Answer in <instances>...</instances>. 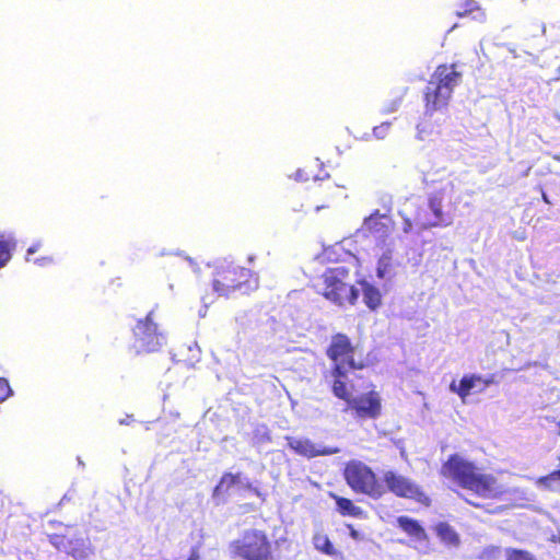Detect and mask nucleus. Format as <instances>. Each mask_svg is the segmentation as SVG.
<instances>
[{
    "instance_id": "7ed1b4c3",
    "label": "nucleus",
    "mask_w": 560,
    "mask_h": 560,
    "mask_svg": "<svg viewBox=\"0 0 560 560\" xmlns=\"http://www.w3.org/2000/svg\"><path fill=\"white\" fill-rule=\"evenodd\" d=\"M352 267L351 260L326 268L319 277L320 288L317 293L339 307L355 305L359 289L352 282Z\"/></svg>"
},
{
    "instance_id": "9d476101",
    "label": "nucleus",
    "mask_w": 560,
    "mask_h": 560,
    "mask_svg": "<svg viewBox=\"0 0 560 560\" xmlns=\"http://www.w3.org/2000/svg\"><path fill=\"white\" fill-rule=\"evenodd\" d=\"M383 481L385 482L386 491L388 490L397 498L412 500L425 508L432 504L431 498L422 487L404 475L394 470H387L383 475Z\"/></svg>"
},
{
    "instance_id": "a878e982",
    "label": "nucleus",
    "mask_w": 560,
    "mask_h": 560,
    "mask_svg": "<svg viewBox=\"0 0 560 560\" xmlns=\"http://www.w3.org/2000/svg\"><path fill=\"white\" fill-rule=\"evenodd\" d=\"M479 9L478 3L475 0H464L458 4V10L456 11V15L458 18H463L467 14H470Z\"/></svg>"
},
{
    "instance_id": "20e7f679",
    "label": "nucleus",
    "mask_w": 560,
    "mask_h": 560,
    "mask_svg": "<svg viewBox=\"0 0 560 560\" xmlns=\"http://www.w3.org/2000/svg\"><path fill=\"white\" fill-rule=\"evenodd\" d=\"M460 79L462 73L456 70V63L439 65L423 93L425 114L433 115L446 108Z\"/></svg>"
},
{
    "instance_id": "0eeeda50",
    "label": "nucleus",
    "mask_w": 560,
    "mask_h": 560,
    "mask_svg": "<svg viewBox=\"0 0 560 560\" xmlns=\"http://www.w3.org/2000/svg\"><path fill=\"white\" fill-rule=\"evenodd\" d=\"M342 476L354 493L364 494L374 500L381 499L386 493L376 474L361 460H349L345 465Z\"/></svg>"
},
{
    "instance_id": "412c9836",
    "label": "nucleus",
    "mask_w": 560,
    "mask_h": 560,
    "mask_svg": "<svg viewBox=\"0 0 560 560\" xmlns=\"http://www.w3.org/2000/svg\"><path fill=\"white\" fill-rule=\"evenodd\" d=\"M436 535L446 544L457 546L459 544L458 534L446 522H440L434 527Z\"/></svg>"
},
{
    "instance_id": "4be33fe9",
    "label": "nucleus",
    "mask_w": 560,
    "mask_h": 560,
    "mask_svg": "<svg viewBox=\"0 0 560 560\" xmlns=\"http://www.w3.org/2000/svg\"><path fill=\"white\" fill-rule=\"evenodd\" d=\"M313 545L316 550L320 551L322 553H325L327 556H336L337 550L332 546L329 537L326 534L323 533H316L313 536Z\"/></svg>"
},
{
    "instance_id": "4468645a",
    "label": "nucleus",
    "mask_w": 560,
    "mask_h": 560,
    "mask_svg": "<svg viewBox=\"0 0 560 560\" xmlns=\"http://www.w3.org/2000/svg\"><path fill=\"white\" fill-rule=\"evenodd\" d=\"M394 228L393 220L384 213H381L380 210H374L368 218L363 221V229L372 235L378 237H386L390 234Z\"/></svg>"
},
{
    "instance_id": "c9c22d12",
    "label": "nucleus",
    "mask_w": 560,
    "mask_h": 560,
    "mask_svg": "<svg viewBox=\"0 0 560 560\" xmlns=\"http://www.w3.org/2000/svg\"><path fill=\"white\" fill-rule=\"evenodd\" d=\"M541 198H542V200H544L547 205H550V203H551V202H550V200H549V198H548V196L546 195V192H542Z\"/></svg>"
},
{
    "instance_id": "c756f323",
    "label": "nucleus",
    "mask_w": 560,
    "mask_h": 560,
    "mask_svg": "<svg viewBox=\"0 0 560 560\" xmlns=\"http://www.w3.org/2000/svg\"><path fill=\"white\" fill-rule=\"evenodd\" d=\"M415 225H416V222H415ZM412 229H413V222L410 219L406 218L404 220V224H402L404 232L409 233L412 231Z\"/></svg>"
},
{
    "instance_id": "473e14b6",
    "label": "nucleus",
    "mask_w": 560,
    "mask_h": 560,
    "mask_svg": "<svg viewBox=\"0 0 560 560\" xmlns=\"http://www.w3.org/2000/svg\"><path fill=\"white\" fill-rule=\"evenodd\" d=\"M466 503H468L469 505L474 506V508H477V509H482L483 505L479 502H475V501H471V500H468V499H465Z\"/></svg>"
},
{
    "instance_id": "f8f14e48",
    "label": "nucleus",
    "mask_w": 560,
    "mask_h": 560,
    "mask_svg": "<svg viewBox=\"0 0 560 560\" xmlns=\"http://www.w3.org/2000/svg\"><path fill=\"white\" fill-rule=\"evenodd\" d=\"M428 206L433 217L432 219H427L418 212L415 221L419 231H425L432 228H445L452 224L453 215L443 211V194L441 191H436L429 196Z\"/></svg>"
},
{
    "instance_id": "2eb2a0df",
    "label": "nucleus",
    "mask_w": 560,
    "mask_h": 560,
    "mask_svg": "<svg viewBox=\"0 0 560 560\" xmlns=\"http://www.w3.org/2000/svg\"><path fill=\"white\" fill-rule=\"evenodd\" d=\"M359 284L362 290L363 302L366 307L372 312L378 310L383 304L381 290L365 279L360 280Z\"/></svg>"
},
{
    "instance_id": "423d86ee",
    "label": "nucleus",
    "mask_w": 560,
    "mask_h": 560,
    "mask_svg": "<svg viewBox=\"0 0 560 560\" xmlns=\"http://www.w3.org/2000/svg\"><path fill=\"white\" fill-rule=\"evenodd\" d=\"M229 548L231 555L241 560H277L275 541L265 529H245Z\"/></svg>"
},
{
    "instance_id": "f257e3e1",
    "label": "nucleus",
    "mask_w": 560,
    "mask_h": 560,
    "mask_svg": "<svg viewBox=\"0 0 560 560\" xmlns=\"http://www.w3.org/2000/svg\"><path fill=\"white\" fill-rule=\"evenodd\" d=\"M440 475L481 499L499 500L508 492L495 476L458 454H451L442 463Z\"/></svg>"
},
{
    "instance_id": "4c0bfd02",
    "label": "nucleus",
    "mask_w": 560,
    "mask_h": 560,
    "mask_svg": "<svg viewBox=\"0 0 560 560\" xmlns=\"http://www.w3.org/2000/svg\"><path fill=\"white\" fill-rule=\"evenodd\" d=\"M558 425H559V431H558V434L560 435V420H559V423H558Z\"/></svg>"
},
{
    "instance_id": "f704fd0d",
    "label": "nucleus",
    "mask_w": 560,
    "mask_h": 560,
    "mask_svg": "<svg viewBox=\"0 0 560 560\" xmlns=\"http://www.w3.org/2000/svg\"><path fill=\"white\" fill-rule=\"evenodd\" d=\"M36 250H37V246H31V247L27 249V256H26V259H27V260H30V255L34 254Z\"/></svg>"
},
{
    "instance_id": "bb28decb",
    "label": "nucleus",
    "mask_w": 560,
    "mask_h": 560,
    "mask_svg": "<svg viewBox=\"0 0 560 560\" xmlns=\"http://www.w3.org/2000/svg\"><path fill=\"white\" fill-rule=\"evenodd\" d=\"M392 124L388 121L382 122L380 126L373 128V135L377 139H384L390 129Z\"/></svg>"
},
{
    "instance_id": "58836bf2",
    "label": "nucleus",
    "mask_w": 560,
    "mask_h": 560,
    "mask_svg": "<svg viewBox=\"0 0 560 560\" xmlns=\"http://www.w3.org/2000/svg\"><path fill=\"white\" fill-rule=\"evenodd\" d=\"M558 74H559V78H560V68L558 69Z\"/></svg>"
},
{
    "instance_id": "aec40b11",
    "label": "nucleus",
    "mask_w": 560,
    "mask_h": 560,
    "mask_svg": "<svg viewBox=\"0 0 560 560\" xmlns=\"http://www.w3.org/2000/svg\"><path fill=\"white\" fill-rule=\"evenodd\" d=\"M238 482L240 474L224 472L213 489V499L223 498L229 493L230 489Z\"/></svg>"
},
{
    "instance_id": "dca6fc26",
    "label": "nucleus",
    "mask_w": 560,
    "mask_h": 560,
    "mask_svg": "<svg viewBox=\"0 0 560 560\" xmlns=\"http://www.w3.org/2000/svg\"><path fill=\"white\" fill-rule=\"evenodd\" d=\"M397 524L404 533L416 540L427 541L429 539L425 529L417 520L402 515L397 517Z\"/></svg>"
},
{
    "instance_id": "1a4fd4ad",
    "label": "nucleus",
    "mask_w": 560,
    "mask_h": 560,
    "mask_svg": "<svg viewBox=\"0 0 560 560\" xmlns=\"http://www.w3.org/2000/svg\"><path fill=\"white\" fill-rule=\"evenodd\" d=\"M346 395L332 394L336 398L347 402L354 417L360 420H375L382 415V398L378 392L371 389L359 396H352V385L345 382Z\"/></svg>"
},
{
    "instance_id": "6ab92c4d",
    "label": "nucleus",
    "mask_w": 560,
    "mask_h": 560,
    "mask_svg": "<svg viewBox=\"0 0 560 560\" xmlns=\"http://www.w3.org/2000/svg\"><path fill=\"white\" fill-rule=\"evenodd\" d=\"M395 275V259L392 249L387 248L377 259L376 277L378 279L390 278Z\"/></svg>"
},
{
    "instance_id": "f03ea898",
    "label": "nucleus",
    "mask_w": 560,
    "mask_h": 560,
    "mask_svg": "<svg viewBox=\"0 0 560 560\" xmlns=\"http://www.w3.org/2000/svg\"><path fill=\"white\" fill-rule=\"evenodd\" d=\"M355 353L357 348L346 334L332 335L326 349V355L332 362L330 369L332 394L346 395L345 382L349 381L347 370H363L366 366L365 360L355 359Z\"/></svg>"
},
{
    "instance_id": "6e6552de",
    "label": "nucleus",
    "mask_w": 560,
    "mask_h": 560,
    "mask_svg": "<svg viewBox=\"0 0 560 560\" xmlns=\"http://www.w3.org/2000/svg\"><path fill=\"white\" fill-rule=\"evenodd\" d=\"M136 354L159 351L165 343L166 337L154 319V312L150 311L144 318L139 319L132 329Z\"/></svg>"
},
{
    "instance_id": "ddd939ff",
    "label": "nucleus",
    "mask_w": 560,
    "mask_h": 560,
    "mask_svg": "<svg viewBox=\"0 0 560 560\" xmlns=\"http://www.w3.org/2000/svg\"><path fill=\"white\" fill-rule=\"evenodd\" d=\"M288 447L296 455L305 458L337 454L339 448L315 444L307 438L287 436Z\"/></svg>"
},
{
    "instance_id": "9b49d317",
    "label": "nucleus",
    "mask_w": 560,
    "mask_h": 560,
    "mask_svg": "<svg viewBox=\"0 0 560 560\" xmlns=\"http://www.w3.org/2000/svg\"><path fill=\"white\" fill-rule=\"evenodd\" d=\"M49 542L59 551H63L75 560H85L92 555L93 549L89 536L71 526L65 534H51Z\"/></svg>"
},
{
    "instance_id": "c85d7f7f",
    "label": "nucleus",
    "mask_w": 560,
    "mask_h": 560,
    "mask_svg": "<svg viewBox=\"0 0 560 560\" xmlns=\"http://www.w3.org/2000/svg\"><path fill=\"white\" fill-rule=\"evenodd\" d=\"M500 553V549L498 547H490V548H487L483 553H482V557L486 558V559H495Z\"/></svg>"
},
{
    "instance_id": "cd10ccee",
    "label": "nucleus",
    "mask_w": 560,
    "mask_h": 560,
    "mask_svg": "<svg viewBox=\"0 0 560 560\" xmlns=\"http://www.w3.org/2000/svg\"><path fill=\"white\" fill-rule=\"evenodd\" d=\"M11 393L12 390L9 382L5 378L0 377V402L5 400L11 395Z\"/></svg>"
},
{
    "instance_id": "f3484780",
    "label": "nucleus",
    "mask_w": 560,
    "mask_h": 560,
    "mask_svg": "<svg viewBox=\"0 0 560 560\" xmlns=\"http://www.w3.org/2000/svg\"><path fill=\"white\" fill-rule=\"evenodd\" d=\"M479 382H483L485 385L489 384V382L483 381L480 375H476V374L464 375L458 384H456V382L453 381L450 384V389H451V392L456 393L462 398V400H465V398L470 394L471 389Z\"/></svg>"
},
{
    "instance_id": "b1692460",
    "label": "nucleus",
    "mask_w": 560,
    "mask_h": 560,
    "mask_svg": "<svg viewBox=\"0 0 560 560\" xmlns=\"http://www.w3.org/2000/svg\"><path fill=\"white\" fill-rule=\"evenodd\" d=\"M560 480V469L553 470L550 474L538 478L537 483L547 490L553 491V482Z\"/></svg>"
},
{
    "instance_id": "72a5a7b5",
    "label": "nucleus",
    "mask_w": 560,
    "mask_h": 560,
    "mask_svg": "<svg viewBox=\"0 0 560 560\" xmlns=\"http://www.w3.org/2000/svg\"><path fill=\"white\" fill-rule=\"evenodd\" d=\"M400 103H401V97H400L398 101H396L392 106H389V107L387 108V110H388V112H393V110H395V109L400 105Z\"/></svg>"
},
{
    "instance_id": "7c9ffc66",
    "label": "nucleus",
    "mask_w": 560,
    "mask_h": 560,
    "mask_svg": "<svg viewBox=\"0 0 560 560\" xmlns=\"http://www.w3.org/2000/svg\"><path fill=\"white\" fill-rule=\"evenodd\" d=\"M186 560H201L198 549L197 548L191 549L189 557Z\"/></svg>"
},
{
    "instance_id": "e433bc0d",
    "label": "nucleus",
    "mask_w": 560,
    "mask_h": 560,
    "mask_svg": "<svg viewBox=\"0 0 560 560\" xmlns=\"http://www.w3.org/2000/svg\"><path fill=\"white\" fill-rule=\"evenodd\" d=\"M552 159L556 160V161H560V153L559 154H553Z\"/></svg>"
},
{
    "instance_id": "2f4dec72",
    "label": "nucleus",
    "mask_w": 560,
    "mask_h": 560,
    "mask_svg": "<svg viewBox=\"0 0 560 560\" xmlns=\"http://www.w3.org/2000/svg\"><path fill=\"white\" fill-rule=\"evenodd\" d=\"M350 537L358 540L360 539V534L357 529L353 528L352 525H348Z\"/></svg>"
},
{
    "instance_id": "393cba45",
    "label": "nucleus",
    "mask_w": 560,
    "mask_h": 560,
    "mask_svg": "<svg viewBox=\"0 0 560 560\" xmlns=\"http://www.w3.org/2000/svg\"><path fill=\"white\" fill-rule=\"evenodd\" d=\"M506 560H537L529 551L524 549H506Z\"/></svg>"
},
{
    "instance_id": "a211bd4d",
    "label": "nucleus",
    "mask_w": 560,
    "mask_h": 560,
    "mask_svg": "<svg viewBox=\"0 0 560 560\" xmlns=\"http://www.w3.org/2000/svg\"><path fill=\"white\" fill-rule=\"evenodd\" d=\"M329 497L336 503L337 512L342 516L362 517L363 510L355 505L351 499L338 495L334 492H329Z\"/></svg>"
},
{
    "instance_id": "5701e85b",
    "label": "nucleus",
    "mask_w": 560,
    "mask_h": 560,
    "mask_svg": "<svg viewBox=\"0 0 560 560\" xmlns=\"http://www.w3.org/2000/svg\"><path fill=\"white\" fill-rule=\"evenodd\" d=\"M14 246V242L5 238L3 235H0V268L11 259V253Z\"/></svg>"
},
{
    "instance_id": "39448f33",
    "label": "nucleus",
    "mask_w": 560,
    "mask_h": 560,
    "mask_svg": "<svg viewBox=\"0 0 560 560\" xmlns=\"http://www.w3.org/2000/svg\"><path fill=\"white\" fill-rule=\"evenodd\" d=\"M212 287L218 294L229 296L236 291L248 293L257 290L259 279L253 270L234 262H229L215 269Z\"/></svg>"
}]
</instances>
